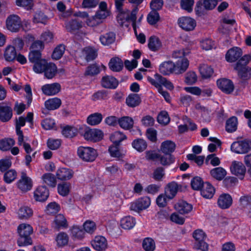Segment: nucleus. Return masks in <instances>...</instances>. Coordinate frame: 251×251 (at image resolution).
Here are the masks:
<instances>
[{
	"mask_svg": "<svg viewBox=\"0 0 251 251\" xmlns=\"http://www.w3.org/2000/svg\"><path fill=\"white\" fill-rule=\"evenodd\" d=\"M82 27L81 22L76 20H72L66 24V28L68 31L74 32Z\"/></svg>",
	"mask_w": 251,
	"mask_h": 251,
	"instance_id": "nucleus-42",
	"label": "nucleus"
},
{
	"mask_svg": "<svg viewBox=\"0 0 251 251\" xmlns=\"http://www.w3.org/2000/svg\"><path fill=\"white\" fill-rule=\"evenodd\" d=\"M101 84L102 86L104 88L115 89L118 85V81L113 76L106 75L102 78Z\"/></svg>",
	"mask_w": 251,
	"mask_h": 251,
	"instance_id": "nucleus-23",
	"label": "nucleus"
},
{
	"mask_svg": "<svg viewBox=\"0 0 251 251\" xmlns=\"http://www.w3.org/2000/svg\"><path fill=\"white\" fill-rule=\"evenodd\" d=\"M132 146L138 151L142 152L147 148V144L144 140L137 139L132 142Z\"/></svg>",
	"mask_w": 251,
	"mask_h": 251,
	"instance_id": "nucleus-46",
	"label": "nucleus"
},
{
	"mask_svg": "<svg viewBox=\"0 0 251 251\" xmlns=\"http://www.w3.org/2000/svg\"><path fill=\"white\" fill-rule=\"evenodd\" d=\"M238 121L236 117L233 116L228 119L226 123V130L228 132H232L237 129Z\"/></svg>",
	"mask_w": 251,
	"mask_h": 251,
	"instance_id": "nucleus-45",
	"label": "nucleus"
},
{
	"mask_svg": "<svg viewBox=\"0 0 251 251\" xmlns=\"http://www.w3.org/2000/svg\"><path fill=\"white\" fill-rule=\"evenodd\" d=\"M232 202L231 197L227 194L221 195L218 200V204L220 207L222 209H226L229 208Z\"/></svg>",
	"mask_w": 251,
	"mask_h": 251,
	"instance_id": "nucleus-25",
	"label": "nucleus"
},
{
	"mask_svg": "<svg viewBox=\"0 0 251 251\" xmlns=\"http://www.w3.org/2000/svg\"><path fill=\"white\" fill-rule=\"evenodd\" d=\"M62 133L65 137L71 138L77 135V130L74 127L66 126L63 129Z\"/></svg>",
	"mask_w": 251,
	"mask_h": 251,
	"instance_id": "nucleus-53",
	"label": "nucleus"
},
{
	"mask_svg": "<svg viewBox=\"0 0 251 251\" xmlns=\"http://www.w3.org/2000/svg\"><path fill=\"white\" fill-rule=\"evenodd\" d=\"M162 46V44L158 37L151 36L148 42L149 48L153 51L159 50Z\"/></svg>",
	"mask_w": 251,
	"mask_h": 251,
	"instance_id": "nucleus-36",
	"label": "nucleus"
},
{
	"mask_svg": "<svg viewBox=\"0 0 251 251\" xmlns=\"http://www.w3.org/2000/svg\"><path fill=\"white\" fill-rule=\"evenodd\" d=\"M230 169L231 173L238 176L239 178L242 179L244 177L246 172V168L242 162L238 161H232Z\"/></svg>",
	"mask_w": 251,
	"mask_h": 251,
	"instance_id": "nucleus-12",
	"label": "nucleus"
},
{
	"mask_svg": "<svg viewBox=\"0 0 251 251\" xmlns=\"http://www.w3.org/2000/svg\"><path fill=\"white\" fill-rule=\"evenodd\" d=\"M61 104L60 99L54 98L50 99L45 102V106L48 110H54L58 108Z\"/></svg>",
	"mask_w": 251,
	"mask_h": 251,
	"instance_id": "nucleus-35",
	"label": "nucleus"
},
{
	"mask_svg": "<svg viewBox=\"0 0 251 251\" xmlns=\"http://www.w3.org/2000/svg\"><path fill=\"white\" fill-rule=\"evenodd\" d=\"M77 154L81 160L87 162L94 161L98 156L97 151L94 148L82 146L77 148Z\"/></svg>",
	"mask_w": 251,
	"mask_h": 251,
	"instance_id": "nucleus-7",
	"label": "nucleus"
},
{
	"mask_svg": "<svg viewBox=\"0 0 251 251\" xmlns=\"http://www.w3.org/2000/svg\"><path fill=\"white\" fill-rule=\"evenodd\" d=\"M44 182L48 185L54 187L56 184V180L54 176L50 173H47L42 176Z\"/></svg>",
	"mask_w": 251,
	"mask_h": 251,
	"instance_id": "nucleus-51",
	"label": "nucleus"
},
{
	"mask_svg": "<svg viewBox=\"0 0 251 251\" xmlns=\"http://www.w3.org/2000/svg\"><path fill=\"white\" fill-rule=\"evenodd\" d=\"M164 176V169L162 167H159L154 170L152 174V178L156 181H160Z\"/></svg>",
	"mask_w": 251,
	"mask_h": 251,
	"instance_id": "nucleus-63",
	"label": "nucleus"
},
{
	"mask_svg": "<svg viewBox=\"0 0 251 251\" xmlns=\"http://www.w3.org/2000/svg\"><path fill=\"white\" fill-rule=\"evenodd\" d=\"M151 204L149 197H145L138 199L134 202L131 203L130 209L135 211L143 210L147 208Z\"/></svg>",
	"mask_w": 251,
	"mask_h": 251,
	"instance_id": "nucleus-15",
	"label": "nucleus"
},
{
	"mask_svg": "<svg viewBox=\"0 0 251 251\" xmlns=\"http://www.w3.org/2000/svg\"><path fill=\"white\" fill-rule=\"evenodd\" d=\"M48 63V62L45 59H41L35 62L33 66V71L37 74L43 73Z\"/></svg>",
	"mask_w": 251,
	"mask_h": 251,
	"instance_id": "nucleus-44",
	"label": "nucleus"
},
{
	"mask_svg": "<svg viewBox=\"0 0 251 251\" xmlns=\"http://www.w3.org/2000/svg\"><path fill=\"white\" fill-rule=\"evenodd\" d=\"M251 150V141L247 140L234 142L231 146V150L236 153H246Z\"/></svg>",
	"mask_w": 251,
	"mask_h": 251,
	"instance_id": "nucleus-9",
	"label": "nucleus"
},
{
	"mask_svg": "<svg viewBox=\"0 0 251 251\" xmlns=\"http://www.w3.org/2000/svg\"><path fill=\"white\" fill-rule=\"evenodd\" d=\"M109 67L114 72H119L123 69V62L120 58L115 57L111 59Z\"/></svg>",
	"mask_w": 251,
	"mask_h": 251,
	"instance_id": "nucleus-32",
	"label": "nucleus"
},
{
	"mask_svg": "<svg viewBox=\"0 0 251 251\" xmlns=\"http://www.w3.org/2000/svg\"><path fill=\"white\" fill-rule=\"evenodd\" d=\"M179 26L185 31H192L196 26V21L189 17H182L178 20Z\"/></svg>",
	"mask_w": 251,
	"mask_h": 251,
	"instance_id": "nucleus-14",
	"label": "nucleus"
},
{
	"mask_svg": "<svg viewBox=\"0 0 251 251\" xmlns=\"http://www.w3.org/2000/svg\"><path fill=\"white\" fill-rule=\"evenodd\" d=\"M242 55V50L238 47H234L228 50L226 55V59L229 62H234L237 60Z\"/></svg>",
	"mask_w": 251,
	"mask_h": 251,
	"instance_id": "nucleus-20",
	"label": "nucleus"
},
{
	"mask_svg": "<svg viewBox=\"0 0 251 251\" xmlns=\"http://www.w3.org/2000/svg\"><path fill=\"white\" fill-rule=\"evenodd\" d=\"M140 102V97L136 94H131L129 95L126 99L127 105L131 107L137 106Z\"/></svg>",
	"mask_w": 251,
	"mask_h": 251,
	"instance_id": "nucleus-40",
	"label": "nucleus"
},
{
	"mask_svg": "<svg viewBox=\"0 0 251 251\" xmlns=\"http://www.w3.org/2000/svg\"><path fill=\"white\" fill-rule=\"evenodd\" d=\"M160 19V16L157 11L152 10L148 15L147 21L151 25H155Z\"/></svg>",
	"mask_w": 251,
	"mask_h": 251,
	"instance_id": "nucleus-52",
	"label": "nucleus"
},
{
	"mask_svg": "<svg viewBox=\"0 0 251 251\" xmlns=\"http://www.w3.org/2000/svg\"><path fill=\"white\" fill-rule=\"evenodd\" d=\"M176 209L182 214H187L192 209V205L186 201H181L176 205Z\"/></svg>",
	"mask_w": 251,
	"mask_h": 251,
	"instance_id": "nucleus-37",
	"label": "nucleus"
},
{
	"mask_svg": "<svg viewBox=\"0 0 251 251\" xmlns=\"http://www.w3.org/2000/svg\"><path fill=\"white\" fill-rule=\"evenodd\" d=\"M175 148V143L170 140L163 142L160 146V150L164 154H171L174 151Z\"/></svg>",
	"mask_w": 251,
	"mask_h": 251,
	"instance_id": "nucleus-30",
	"label": "nucleus"
},
{
	"mask_svg": "<svg viewBox=\"0 0 251 251\" xmlns=\"http://www.w3.org/2000/svg\"><path fill=\"white\" fill-rule=\"evenodd\" d=\"M189 53L188 50H184V49L176 50L173 51L172 53V57L175 59H178L180 62H182L183 59H187L185 56Z\"/></svg>",
	"mask_w": 251,
	"mask_h": 251,
	"instance_id": "nucleus-57",
	"label": "nucleus"
},
{
	"mask_svg": "<svg viewBox=\"0 0 251 251\" xmlns=\"http://www.w3.org/2000/svg\"><path fill=\"white\" fill-rule=\"evenodd\" d=\"M18 232L19 238L17 241L19 246H25L32 244L30 235L32 233V227L28 224H22L19 226Z\"/></svg>",
	"mask_w": 251,
	"mask_h": 251,
	"instance_id": "nucleus-5",
	"label": "nucleus"
},
{
	"mask_svg": "<svg viewBox=\"0 0 251 251\" xmlns=\"http://www.w3.org/2000/svg\"><path fill=\"white\" fill-rule=\"evenodd\" d=\"M250 60L249 55H245L237 61L234 67L238 76L243 80H247L251 77V68L247 65Z\"/></svg>",
	"mask_w": 251,
	"mask_h": 251,
	"instance_id": "nucleus-4",
	"label": "nucleus"
},
{
	"mask_svg": "<svg viewBox=\"0 0 251 251\" xmlns=\"http://www.w3.org/2000/svg\"><path fill=\"white\" fill-rule=\"evenodd\" d=\"M218 4L217 0H199L195 7V11L197 14L203 13V9L211 10L214 9Z\"/></svg>",
	"mask_w": 251,
	"mask_h": 251,
	"instance_id": "nucleus-10",
	"label": "nucleus"
},
{
	"mask_svg": "<svg viewBox=\"0 0 251 251\" xmlns=\"http://www.w3.org/2000/svg\"><path fill=\"white\" fill-rule=\"evenodd\" d=\"M17 177V173L14 170L11 169L7 171L4 175V180L7 183H10Z\"/></svg>",
	"mask_w": 251,
	"mask_h": 251,
	"instance_id": "nucleus-60",
	"label": "nucleus"
},
{
	"mask_svg": "<svg viewBox=\"0 0 251 251\" xmlns=\"http://www.w3.org/2000/svg\"><path fill=\"white\" fill-rule=\"evenodd\" d=\"M79 132L85 140L95 142L100 140L103 136V133L101 130L92 129L86 126L80 127Z\"/></svg>",
	"mask_w": 251,
	"mask_h": 251,
	"instance_id": "nucleus-6",
	"label": "nucleus"
},
{
	"mask_svg": "<svg viewBox=\"0 0 251 251\" xmlns=\"http://www.w3.org/2000/svg\"><path fill=\"white\" fill-rule=\"evenodd\" d=\"M65 50V47L64 45H59L54 49L52 54V58L55 60L59 59L64 54Z\"/></svg>",
	"mask_w": 251,
	"mask_h": 251,
	"instance_id": "nucleus-56",
	"label": "nucleus"
},
{
	"mask_svg": "<svg viewBox=\"0 0 251 251\" xmlns=\"http://www.w3.org/2000/svg\"><path fill=\"white\" fill-rule=\"evenodd\" d=\"M215 192L214 187L208 182H206L203 185V187L201 190V196L206 199L212 198Z\"/></svg>",
	"mask_w": 251,
	"mask_h": 251,
	"instance_id": "nucleus-26",
	"label": "nucleus"
},
{
	"mask_svg": "<svg viewBox=\"0 0 251 251\" xmlns=\"http://www.w3.org/2000/svg\"><path fill=\"white\" fill-rule=\"evenodd\" d=\"M193 237L195 240L194 248L201 251H207L208 245L205 242L206 235L204 232L201 229H197L194 231Z\"/></svg>",
	"mask_w": 251,
	"mask_h": 251,
	"instance_id": "nucleus-8",
	"label": "nucleus"
},
{
	"mask_svg": "<svg viewBox=\"0 0 251 251\" xmlns=\"http://www.w3.org/2000/svg\"><path fill=\"white\" fill-rule=\"evenodd\" d=\"M42 91L47 96L54 95L58 93L61 90V85L58 83H53L43 85Z\"/></svg>",
	"mask_w": 251,
	"mask_h": 251,
	"instance_id": "nucleus-17",
	"label": "nucleus"
},
{
	"mask_svg": "<svg viewBox=\"0 0 251 251\" xmlns=\"http://www.w3.org/2000/svg\"><path fill=\"white\" fill-rule=\"evenodd\" d=\"M6 25L9 30L12 32H17L21 27V20L16 15H9L6 20Z\"/></svg>",
	"mask_w": 251,
	"mask_h": 251,
	"instance_id": "nucleus-11",
	"label": "nucleus"
},
{
	"mask_svg": "<svg viewBox=\"0 0 251 251\" xmlns=\"http://www.w3.org/2000/svg\"><path fill=\"white\" fill-rule=\"evenodd\" d=\"M33 210L31 208L26 205L21 206L18 210V218L21 220H26L33 215Z\"/></svg>",
	"mask_w": 251,
	"mask_h": 251,
	"instance_id": "nucleus-27",
	"label": "nucleus"
},
{
	"mask_svg": "<svg viewBox=\"0 0 251 251\" xmlns=\"http://www.w3.org/2000/svg\"><path fill=\"white\" fill-rule=\"evenodd\" d=\"M178 188L179 185L175 181L168 184L165 188V194L168 200H171L175 197L178 191Z\"/></svg>",
	"mask_w": 251,
	"mask_h": 251,
	"instance_id": "nucleus-22",
	"label": "nucleus"
},
{
	"mask_svg": "<svg viewBox=\"0 0 251 251\" xmlns=\"http://www.w3.org/2000/svg\"><path fill=\"white\" fill-rule=\"evenodd\" d=\"M102 118L103 116L101 113H95L88 117L87 122L90 125L96 126L101 122Z\"/></svg>",
	"mask_w": 251,
	"mask_h": 251,
	"instance_id": "nucleus-41",
	"label": "nucleus"
},
{
	"mask_svg": "<svg viewBox=\"0 0 251 251\" xmlns=\"http://www.w3.org/2000/svg\"><path fill=\"white\" fill-rule=\"evenodd\" d=\"M226 171L222 167H217L210 171L211 176L218 180H222L226 176Z\"/></svg>",
	"mask_w": 251,
	"mask_h": 251,
	"instance_id": "nucleus-38",
	"label": "nucleus"
},
{
	"mask_svg": "<svg viewBox=\"0 0 251 251\" xmlns=\"http://www.w3.org/2000/svg\"><path fill=\"white\" fill-rule=\"evenodd\" d=\"M25 118L22 116L20 117L18 119L16 120V130L18 136V145H21L23 141L24 136L22 130H21V128L25 125Z\"/></svg>",
	"mask_w": 251,
	"mask_h": 251,
	"instance_id": "nucleus-24",
	"label": "nucleus"
},
{
	"mask_svg": "<svg viewBox=\"0 0 251 251\" xmlns=\"http://www.w3.org/2000/svg\"><path fill=\"white\" fill-rule=\"evenodd\" d=\"M43 73L47 78H52L57 73V67L56 65L54 63L48 62Z\"/></svg>",
	"mask_w": 251,
	"mask_h": 251,
	"instance_id": "nucleus-34",
	"label": "nucleus"
},
{
	"mask_svg": "<svg viewBox=\"0 0 251 251\" xmlns=\"http://www.w3.org/2000/svg\"><path fill=\"white\" fill-rule=\"evenodd\" d=\"M147 79L152 85L157 89L158 92L162 95L165 100L169 102L170 100V95L167 91L163 90L162 86L169 90H173V83L158 74H155L153 77L148 76Z\"/></svg>",
	"mask_w": 251,
	"mask_h": 251,
	"instance_id": "nucleus-2",
	"label": "nucleus"
},
{
	"mask_svg": "<svg viewBox=\"0 0 251 251\" xmlns=\"http://www.w3.org/2000/svg\"><path fill=\"white\" fill-rule=\"evenodd\" d=\"M126 138V136L120 131H116L110 136V140L115 145H119L120 143Z\"/></svg>",
	"mask_w": 251,
	"mask_h": 251,
	"instance_id": "nucleus-47",
	"label": "nucleus"
},
{
	"mask_svg": "<svg viewBox=\"0 0 251 251\" xmlns=\"http://www.w3.org/2000/svg\"><path fill=\"white\" fill-rule=\"evenodd\" d=\"M138 10V9L137 7L134 8L131 13L127 9L120 10L118 11V13L117 15V22L121 26L128 27L129 21H131L132 22V26L136 34H137L136 20Z\"/></svg>",
	"mask_w": 251,
	"mask_h": 251,
	"instance_id": "nucleus-3",
	"label": "nucleus"
},
{
	"mask_svg": "<svg viewBox=\"0 0 251 251\" xmlns=\"http://www.w3.org/2000/svg\"><path fill=\"white\" fill-rule=\"evenodd\" d=\"M204 184L202 179L198 176L193 178L191 182L192 188L195 190H200L203 187Z\"/></svg>",
	"mask_w": 251,
	"mask_h": 251,
	"instance_id": "nucleus-62",
	"label": "nucleus"
},
{
	"mask_svg": "<svg viewBox=\"0 0 251 251\" xmlns=\"http://www.w3.org/2000/svg\"><path fill=\"white\" fill-rule=\"evenodd\" d=\"M84 51L86 54L85 59L88 62L93 60L97 56L96 50L92 48H86Z\"/></svg>",
	"mask_w": 251,
	"mask_h": 251,
	"instance_id": "nucleus-61",
	"label": "nucleus"
},
{
	"mask_svg": "<svg viewBox=\"0 0 251 251\" xmlns=\"http://www.w3.org/2000/svg\"><path fill=\"white\" fill-rule=\"evenodd\" d=\"M194 4V0H180L181 8L187 11L191 12Z\"/></svg>",
	"mask_w": 251,
	"mask_h": 251,
	"instance_id": "nucleus-59",
	"label": "nucleus"
},
{
	"mask_svg": "<svg viewBox=\"0 0 251 251\" xmlns=\"http://www.w3.org/2000/svg\"><path fill=\"white\" fill-rule=\"evenodd\" d=\"M239 205L242 208H246L251 202V195H244L242 196L239 200Z\"/></svg>",
	"mask_w": 251,
	"mask_h": 251,
	"instance_id": "nucleus-64",
	"label": "nucleus"
},
{
	"mask_svg": "<svg viewBox=\"0 0 251 251\" xmlns=\"http://www.w3.org/2000/svg\"><path fill=\"white\" fill-rule=\"evenodd\" d=\"M136 223L135 219L130 216L123 218L121 221V226L126 229H130L134 227Z\"/></svg>",
	"mask_w": 251,
	"mask_h": 251,
	"instance_id": "nucleus-39",
	"label": "nucleus"
},
{
	"mask_svg": "<svg viewBox=\"0 0 251 251\" xmlns=\"http://www.w3.org/2000/svg\"><path fill=\"white\" fill-rule=\"evenodd\" d=\"M54 228L57 229L66 228L68 226L67 221L62 214H58L54 220Z\"/></svg>",
	"mask_w": 251,
	"mask_h": 251,
	"instance_id": "nucleus-29",
	"label": "nucleus"
},
{
	"mask_svg": "<svg viewBox=\"0 0 251 251\" xmlns=\"http://www.w3.org/2000/svg\"><path fill=\"white\" fill-rule=\"evenodd\" d=\"M69 241V237L65 232H60L56 237V241L58 247H63L67 245Z\"/></svg>",
	"mask_w": 251,
	"mask_h": 251,
	"instance_id": "nucleus-54",
	"label": "nucleus"
},
{
	"mask_svg": "<svg viewBox=\"0 0 251 251\" xmlns=\"http://www.w3.org/2000/svg\"><path fill=\"white\" fill-rule=\"evenodd\" d=\"M5 60L7 61H13L17 56V53L15 47L9 46L6 47L4 53Z\"/></svg>",
	"mask_w": 251,
	"mask_h": 251,
	"instance_id": "nucleus-43",
	"label": "nucleus"
},
{
	"mask_svg": "<svg viewBox=\"0 0 251 251\" xmlns=\"http://www.w3.org/2000/svg\"><path fill=\"white\" fill-rule=\"evenodd\" d=\"M116 39V35L113 32H109L100 37V40L101 43L104 46H108L113 44Z\"/></svg>",
	"mask_w": 251,
	"mask_h": 251,
	"instance_id": "nucleus-31",
	"label": "nucleus"
},
{
	"mask_svg": "<svg viewBox=\"0 0 251 251\" xmlns=\"http://www.w3.org/2000/svg\"><path fill=\"white\" fill-rule=\"evenodd\" d=\"M12 115V108L10 106L0 103V120L2 122L9 121Z\"/></svg>",
	"mask_w": 251,
	"mask_h": 251,
	"instance_id": "nucleus-19",
	"label": "nucleus"
},
{
	"mask_svg": "<svg viewBox=\"0 0 251 251\" xmlns=\"http://www.w3.org/2000/svg\"><path fill=\"white\" fill-rule=\"evenodd\" d=\"M49 196V191L46 186H38L34 192V198L36 201H45Z\"/></svg>",
	"mask_w": 251,
	"mask_h": 251,
	"instance_id": "nucleus-18",
	"label": "nucleus"
},
{
	"mask_svg": "<svg viewBox=\"0 0 251 251\" xmlns=\"http://www.w3.org/2000/svg\"><path fill=\"white\" fill-rule=\"evenodd\" d=\"M118 122L122 128L128 130L132 128L134 122L132 118L125 116L118 119Z\"/></svg>",
	"mask_w": 251,
	"mask_h": 251,
	"instance_id": "nucleus-33",
	"label": "nucleus"
},
{
	"mask_svg": "<svg viewBox=\"0 0 251 251\" xmlns=\"http://www.w3.org/2000/svg\"><path fill=\"white\" fill-rule=\"evenodd\" d=\"M189 61L183 59L182 62L177 60L175 64L172 61H165L159 66V71L164 75H169L173 73L181 74L185 72L189 66Z\"/></svg>",
	"mask_w": 251,
	"mask_h": 251,
	"instance_id": "nucleus-1",
	"label": "nucleus"
},
{
	"mask_svg": "<svg viewBox=\"0 0 251 251\" xmlns=\"http://www.w3.org/2000/svg\"><path fill=\"white\" fill-rule=\"evenodd\" d=\"M73 174L74 173L72 170L62 168L57 171L56 175L58 179L66 180L71 179L73 176Z\"/></svg>",
	"mask_w": 251,
	"mask_h": 251,
	"instance_id": "nucleus-28",
	"label": "nucleus"
},
{
	"mask_svg": "<svg viewBox=\"0 0 251 251\" xmlns=\"http://www.w3.org/2000/svg\"><path fill=\"white\" fill-rule=\"evenodd\" d=\"M200 73L203 78H208L210 77L213 73V70L206 64H202L200 67Z\"/></svg>",
	"mask_w": 251,
	"mask_h": 251,
	"instance_id": "nucleus-50",
	"label": "nucleus"
},
{
	"mask_svg": "<svg viewBox=\"0 0 251 251\" xmlns=\"http://www.w3.org/2000/svg\"><path fill=\"white\" fill-rule=\"evenodd\" d=\"M217 84L218 88L226 94L231 93L234 88L233 82L228 79H218L217 81Z\"/></svg>",
	"mask_w": 251,
	"mask_h": 251,
	"instance_id": "nucleus-16",
	"label": "nucleus"
},
{
	"mask_svg": "<svg viewBox=\"0 0 251 251\" xmlns=\"http://www.w3.org/2000/svg\"><path fill=\"white\" fill-rule=\"evenodd\" d=\"M142 247L145 251H153L155 249V244L151 238H146L143 241Z\"/></svg>",
	"mask_w": 251,
	"mask_h": 251,
	"instance_id": "nucleus-49",
	"label": "nucleus"
},
{
	"mask_svg": "<svg viewBox=\"0 0 251 251\" xmlns=\"http://www.w3.org/2000/svg\"><path fill=\"white\" fill-rule=\"evenodd\" d=\"M100 72V69L99 67L95 64H91L88 66L84 73L85 76H93L98 75Z\"/></svg>",
	"mask_w": 251,
	"mask_h": 251,
	"instance_id": "nucleus-55",
	"label": "nucleus"
},
{
	"mask_svg": "<svg viewBox=\"0 0 251 251\" xmlns=\"http://www.w3.org/2000/svg\"><path fill=\"white\" fill-rule=\"evenodd\" d=\"M161 165L163 166H168L174 162V158L171 154H165L164 155H161L158 158Z\"/></svg>",
	"mask_w": 251,
	"mask_h": 251,
	"instance_id": "nucleus-58",
	"label": "nucleus"
},
{
	"mask_svg": "<svg viewBox=\"0 0 251 251\" xmlns=\"http://www.w3.org/2000/svg\"><path fill=\"white\" fill-rule=\"evenodd\" d=\"M15 141L12 138H6L0 140V150L2 151L9 150L15 145Z\"/></svg>",
	"mask_w": 251,
	"mask_h": 251,
	"instance_id": "nucleus-48",
	"label": "nucleus"
},
{
	"mask_svg": "<svg viewBox=\"0 0 251 251\" xmlns=\"http://www.w3.org/2000/svg\"><path fill=\"white\" fill-rule=\"evenodd\" d=\"M17 185L21 191L26 192L32 188V181L31 179L27 176L25 173L22 172L21 178L17 182Z\"/></svg>",
	"mask_w": 251,
	"mask_h": 251,
	"instance_id": "nucleus-13",
	"label": "nucleus"
},
{
	"mask_svg": "<svg viewBox=\"0 0 251 251\" xmlns=\"http://www.w3.org/2000/svg\"><path fill=\"white\" fill-rule=\"evenodd\" d=\"M92 247L97 251L104 250L107 248V243L106 239L101 236H96L91 241Z\"/></svg>",
	"mask_w": 251,
	"mask_h": 251,
	"instance_id": "nucleus-21",
	"label": "nucleus"
}]
</instances>
